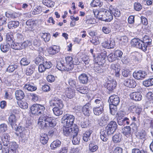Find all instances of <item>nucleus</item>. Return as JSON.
<instances>
[{
	"instance_id": "39",
	"label": "nucleus",
	"mask_w": 153,
	"mask_h": 153,
	"mask_svg": "<svg viewBox=\"0 0 153 153\" xmlns=\"http://www.w3.org/2000/svg\"><path fill=\"white\" fill-rule=\"evenodd\" d=\"M35 68L34 64L31 65L26 68V74L27 75H30L33 73Z\"/></svg>"
},
{
	"instance_id": "2",
	"label": "nucleus",
	"mask_w": 153,
	"mask_h": 153,
	"mask_svg": "<svg viewBox=\"0 0 153 153\" xmlns=\"http://www.w3.org/2000/svg\"><path fill=\"white\" fill-rule=\"evenodd\" d=\"M132 46L142 50L145 51H146V46L143 45L142 40L137 38H134L132 39L131 42Z\"/></svg>"
},
{
	"instance_id": "21",
	"label": "nucleus",
	"mask_w": 153,
	"mask_h": 153,
	"mask_svg": "<svg viewBox=\"0 0 153 153\" xmlns=\"http://www.w3.org/2000/svg\"><path fill=\"white\" fill-rule=\"evenodd\" d=\"M65 94L67 97L72 98L75 96V90L71 88H67L65 89Z\"/></svg>"
},
{
	"instance_id": "7",
	"label": "nucleus",
	"mask_w": 153,
	"mask_h": 153,
	"mask_svg": "<svg viewBox=\"0 0 153 153\" xmlns=\"http://www.w3.org/2000/svg\"><path fill=\"white\" fill-rule=\"evenodd\" d=\"M133 76L137 80H142L146 77L147 74L145 71L140 70L135 71L133 73Z\"/></svg>"
},
{
	"instance_id": "3",
	"label": "nucleus",
	"mask_w": 153,
	"mask_h": 153,
	"mask_svg": "<svg viewBox=\"0 0 153 153\" xmlns=\"http://www.w3.org/2000/svg\"><path fill=\"white\" fill-rule=\"evenodd\" d=\"M75 120L74 117L72 115L66 114L62 118V122L68 126L73 125Z\"/></svg>"
},
{
	"instance_id": "31",
	"label": "nucleus",
	"mask_w": 153,
	"mask_h": 153,
	"mask_svg": "<svg viewBox=\"0 0 153 153\" xmlns=\"http://www.w3.org/2000/svg\"><path fill=\"white\" fill-rule=\"evenodd\" d=\"M17 119L15 115L13 114L10 115L8 119V123L11 126H13V124H16L17 122Z\"/></svg>"
},
{
	"instance_id": "61",
	"label": "nucleus",
	"mask_w": 153,
	"mask_h": 153,
	"mask_svg": "<svg viewBox=\"0 0 153 153\" xmlns=\"http://www.w3.org/2000/svg\"><path fill=\"white\" fill-rule=\"evenodd\" d=\"M122 75L124 77L128 76L130 74V71L129 69L124 68L122 70Z\"/></svg>"
},
{
	"instance_id": "50",
	"label": "nucleus",
	"mask_w": 153,
	"mask_h": 153,
	"mask_svg": "<svg viewBox=\"0 0 153 153\" xmlns=\"http://www.w3.org/2000/svg\"><path fill=\"white\" fill-rule=\"evenodd\" d=\"M10 45L9 43L6 44H1L0 48L1 51L3 52H6L8 51Z\"/></svg>"
},
{
	"instance_id": "30",
	"label": "nucleus",
	"mask_w": 153,
	"mask_h": 153,
	"mask_svg": "<svg viewBox=\"0 0 153 153\" xmlns=\"http://www.w3.org/2000/svg\"><path fill=\"white\" fill-rule=\"evenodd\" d=\"M48 140L49 138L47 134L44 133H42L40 134V141L43 145L46 144L48 143Z\"/></svg>"
},
{
	"instance_id": "22",
	"label": "nucleus",
	"mask_w": 153,
	"mask_h": 153,
	"mask_svg": "<svg viewBox=\"0 0 153 153\" xmlns=\"http://www.w3.org/2000/svg\"><path fill=\"white\" fill-rule=\"evenodd\" d=\"M116 86L117 82L115 81H110L107 83V88L109 91H112L115 89Z\"/></svg>"
},
{
	"instance_id": "53",
	"label": "nucleus",
	"mask_w": 153,
	"mask_h": 153,
	"mask_svg": "<svg viewBox=\"0 0 153 153\" xmlns=\"http://www.w3.org/2000/svg\"><path fill=\"white\" fill-rule=\"evenodd\" d=\"M108 60L109 62H111L115 61L117 58L114 53H111L107 56Z\"/></svg>"
},
{
	"instance_id": "51",
	"label": "nucleus",
	"mask_w": 153,
	"mask_h": 153,
	"mask_svg": "<svg viewBox=\"0 0 153 153\" xmlns=\"http://www.w3.org/2000/svg\"><path fill=\"white\" fill-rule=\"evenodd\" d=\"M43 4L48 7H52L54 6V3L50 0H43Z\"/></svg>"
},
{
	"instance_id": "48",
	"label": "nucleus",
	"mask_w": 153,
	"mask_h": 153,
	"mask_svg": "<svg viewBox=\"0 0 153 153\" xmlns=\"http://www.w3.org/2000/svg\"><path fill=\"white\" fill-rule=\"evenodd\" d=\"M30 61L26 57L22 58L20 61V64L22 66H26L29 65Z\"/></svg>"
},
{
	"instance_id": "29",
	"label": "nucleus",
	"mask_w": 153,
	"mask_h": 153,
	"mask_svg": "<svg viewBox=\"0 0 153 153\" xmlns=\"http://www.w3.org/2000/svg\"><path fill=\"white\" fill-rule=\"evenodd\" d=\"M16 99L18 100H21L23 99L25 96L24 92L21 90H17L15 92Z\"/></svg>"
},
{
	"instance_id": "32",
	"label": "nucleus",
	"mask_w": 153,
	"mask_h": 153,
	"mask_svg": "<svg viewBox=\"0 0 153 153\" xmlns=\"http://www.w3.org/2000/svg\"><path fill=\"white\" fill-rule=\"evenodd\" d=\"M94 107H104V104L102 99L100 97L94 98Z\"/></svg>"
},
{
	"instance_id": "9",
	"label": "nucleus",
	"mask_w": 153,
	"mask_h": 153,
	"mask_svg": "<svg viewBox=\"0 0 153 153\" xmlns=\"http://www.w3.org/2000/svg\"><path fill=\"white\" fill-rule=\"evenodd\" d=\"M109 101H110V105L117 106L120 102V100L118 96L114 95L111 96L109 97Z\"/></svg>"
},
{
	"instance_id": "44",
	"label": "nucleus",
	"mask_w": 153,
	"mask_h": 153,
	"mask_svg": "<svg viewBox=\"0 0 153 153\" xmlns=\"http://www.w3.org/2000/svg\"><path fill=\"white\" fill-rule=\"evenodd\" d=\"M71 136L73 137L77 136L79 129L77 126L75 125L73 127L71 128Z\"/></svg>"
},
{
	"instance_id": "4",
	"label": "nucleus",
	"mask_w": 153,
	"mask_h": 153,
	"mask_svg": "<svg viewBox=\"0 0 153 153\" xmlns=\"http://www.w3.org/2000/svg\"><path fill=\"white\" fill-rule=\"evenodd\" d=\"M106 56V51H102L101 53L98 54L96 58H94V62L97 64H104Z\"/></svg>"
},
{
	"instance_id": "18",
	"label": "nucleus",
	"mask_w": 153,
	"mask_h": 153,
	"mask_svg": "<svg viewBox=\"0 0 153 153\" xmlns=\"http://www.w3.org/2000/svg\"><path fill=\"white\" fill-rule=\"evenodd\" d=\"M9 144L10 153H16L17 150L18 148V145L14 142H11Z\"/></svg>"
},
{
	"instance_id": "13",
	"label": "nucleus",
	"mask_w": 153,
	"mask_h": 153,
	"mask_svg": "<svg viewBox=\"0 0 153 153\" xmlns=\"http://www.w3.org/2000/svg\"><path fill=\"white\" fill-rule=\"evenodd\" d=\"M131 99L136 101H140L142 98L141 94L139 92H134L130 94Z\"/></svg>"
},
{
	"instance_id": "25",
	"label": "nucleus",
	"mask_w": 153,
	"mask_h": 153,
	"mask_svg": "<svg viewBox=\"0 0 153 153\" xmlns=\"http://www.w3.org/2000/svg\"><path fill=\"white\" fill-rule=\"evenodd\" d=\"M94 113L97 116H99L104 112V107H94L93 108Z\"/></svg>"
},
{
	"instance_id": "35",
	"label": "nucleus",
	"mask_w": 153,
	"mask_h": 153,
	"mask_svg": "<svg viewBox=\"0 0 153 153\" xmlns=\"http://www.w3.org/2000/svg\"><path fill=\"white\" fill-rule=\"evenodd\" d=\"M63 108L59 107H54L52 110L54 114L56 116H59L63 114V111L61 110Z\"/></svg>"
},
{
	"instance_id": "47",
	"label": "nucleus",
	"mask_w": 153,
	"mask_h": 153,
	"mask_svg": "<svg viewBox=\"0 0 153 153\" xmlns=\"http://www.w3.org/2000/svg\"><path fill=\"white\" fill-rule=\"evenodd\" d=\"M105 22H109L113 19V16L111 12L105 10Z\"/></svg>"
},
{
	"instance_id": "49",
	"label": "nucleus",
	"mask_w": 153,
	"mask_h": 153,
	"mask_svg": "<svg viewBox=\"0 0 153 153\" xmlns=\"http://www.w3.org/2000/svg\"><path fill=\"white\" fill-rule=\"evenodd\" d=\"M20 135L19 137L20 141L22 143H25L27 140V138L25 133V131H23L22 132L20 131Z\"/></svg>"
},
{
	"instance_id": "24",
	"label": "nucleus",
	"mask_w": 153,
	"mask_h": 153,
	"mask_svg": "<svg viewBox=\"0 0 153 153\" xmlns=\"http://www.w3.org/2000/svg\"><path fill=\"white\" fill-rule=\"evenodd\" d=\"M78 79L80 83L85 84L88 82V77L85 74L83 73L80 74L79 76Z\"/></svg>"
},
{
	"instance_id": "27",
	"label": "nucleus",
	"mask_w": 153,
	"mask_h": 153,
	"mask_svg": "<svg viewBox=\"0 0 153 153\" xmlns=\"http://www.w3.org/2000/svg\"><path fill=\"white\" fill-rule=\"evenodd\" d=\"M109 9L111 14L113 15L115 17H119L120 16L121 13L118 9L114 8L113 6L111 5L110 6Z\"/></svg>"
},
{
	"instance_id": "5",
	"label": "nucleus",
	"mask_w": 153,
	"mask_h": 153,
	"mask_svg": "<svg viewBox=\"0 0 153 153\" xmlns=\"http://www.w3.org/2000/svg\"><path fill=\"white\" fill-rule=\"evenodd\" d=\"M49 104L50 106L59 107L60 108L63 107V102L61 99L57 97H54L49 102Z\"/></svg>"
},
{
	"instance_id": "14",
	"label": "nucleus",
	"mask_w": 153,
	"mask_h": 153,
	"mask_svg": "<svg viewBox=\"0 0 153 153\" xmlns=\"http://www.w3.org/2000/svg\"><path fill=\"white\" fill-rule=\"evenodd\" d=\"M115 44V42L113 40L105 41L102 43V46L108 49L114 48Z\"/></svg>"
},
{
	"instance_id": "8",
	"label": "nucleus",
	"mask_w": 153,
	"mask_h": 153,
	"mask_svg": "<svg viewBox=\"0 0 153 153\" xmlns=\"http://www.w3.org/2000/svg\"><path fill=\"white\" fill-rule=\"evenodd\" d=\"M67 70L71 71L74 68V64L73 63V58L71 56H67L65 58Z\"/></svg>"
},
{
	"instance_id": "45",
	"label": "nucleus",
	"mask_w": 153,
	"mask_h": 153,
	"mask_svg": "<svg viewBox=\"0 0 153 153\" xmlns=\"http://www.w3.org/2000/svg\"><path fill=\"white\" fill-rule=\"evenodd\" d=\"M31 112L32 114L39 115L37 107V104H34L30 107Z\"/></svg>"
},
{
	"instance_id": "17",
	"label": "nucleus",
	"mask_w": 153,
	"mask_h": 153,
	"mask_svg": "<svg viewBox=\"0 0 153 153\" xmlns=\"http://www.w3.org/2000/svg\"><path fill=\"white\" fill-rule=\"evenodd\" d=\"M109 120V117L107 115L103 114L99 120V124L101 126H104L107 124Z\"/></svg>"
},
{
	"instance_id": "10",
	"label": "nucleus",
	"mask_w": 153,
	"mask_h": 153,
	"mask_svg": "<svg viewBox=\"0 0 153 153\" xmlns=\"http://www.w3.org/2000/svg\"><path fill=\"white\" fill-rule=\"evenodd\" d=\"M91 107L90 102H89L84 105L82 108V111L85 115L89 116L91 113Z\"/></svg>"
},
{
	"instance_id": "37",
	"label": "nucleus",
	"mask_w": 153,
	"mask_h": 153,
	"mask_svg": "<svg viewBox=\"0 0 153 153\" xmlns=\"http://www.w3.org/2000/svg\"><path fill=\"white\" fill-rule=\"evenodd\" d=\"M59 47L56 46L54 45L50 47L48 50V52L51 54H54L59 51Z\"/></svg>"
},
{
	"instance_id": "12",
	"label": "nucleus",
	"mask_w": 153,
	"mask_h": 153,
	"mask_svg": "<svg viewBox=\"0 0 153 153\" xmlns=\"http://www.w3.org/2000/svg\"><path fill=\"white\" fill-rule=\"evenodd\" d=\"M1 140L4 146H7L9 143L10 136L7 133H5L1 136Z\"/></svg>"
},
{
	"instance_id": "64",
	"label": "nucleus",
	"mask_w": 153,
	"mask_h": 153,
	"mask_svg": "<svg viewBox=\"0 0 153 153\" xmlns=\"http://www.w3.org/2000/svg\"><path fill=\"white\" fill-rule=\"evenodd\" d=\"M42 12V8L40 6H37L33 9L32 13L34 15H36Z\"/></svg>"
},
{
	"instance_id": "55",
	"label": "nucleus",
	"mask_w": 153,
	"mask_h": 153,
	"mask_svg": "<svg viewBox=\"0 0 153 153\" xmlns=\"http://www.w3.org/2000/svg\"><path fill=\"white\" fill-rule=\"evenodd\" d=\"M98 148V146L93 142H91L89 144V149L92 152L96 151Z\"/></svg>"
},
{
	"instance_id": "1",
	"label": "nucleus",
	"mask_w": 153,
	"mask_h": 153,
	"mask_svg": "<svg viewBox=\"0 0 153 153\" xmlns=\"http://www.w3.org/2000/svg\"><path fill=\"white\" fill-rule=\"evenodd\" d=\"M38 124L42 127H54L56 125L55 121L54 119L49 117L46 115L44 114L41 115L38 119Z\"/></svg>"
},
{
	"instance_id": "43",
	"label": "nucleus",
	"mask_w": 153,
	"mask_h": 153,
	"mask_svg": "<svg viewBox=\"0 0 153 153\" xmlns=\"http://www.w3.org/2000/svg\"><path fill=\"white\" fill-rule=\"evenodd\" d=\"M61 141L59 140L54 141L51 144V147L52 149L54 150L56 148L60 146Z\"/></svg>"
},
{
	"instance_id": "26",
	"label": "nucleus",
	"mask_w": 153,
	"mask_h": 153,
	"mask_svg": "<svg viewBox=\"0 0 153 153\" xmlns=\"http://www.w3.org/2000/svg\"><path fill=\"white\" fill-rule=\"evenodd\" d=\"M152 41V39L150 37L148 36L145 35L143 38V40H142L143 43V45L144 46V45L146 46V49L148 46L151 45Z\"/></svg>"
},
{
	"instance_id": "16",
	"label": "nucleus",
	"mask_w": 153,
	"mask_h": 153,
	"mask_svg": "<svg viewBox=\"0 0 153 153\" xmlns=\"http://www.w3.org/2000/svg\"><path fill=\"white\" fill-rule=\"evenodd\" d=\"M103 65L97 63L95 64L94 68V71L98 73H102L104 72L105 71L106 68Z\"/></svg>"
},
{
	"instance_id": "6",
	"label": "nucleus",
	"mask_w": 153,
	"mask_h": 153,
	"mask_svg": "<svg viewBox=\"0 0 153 153\" xmlns=\"http://www.w3.org/2000/svg\"><path fill=\"white\" fill-rule=\"evenodd\" d=\"M117 127V125L116 122L115 121H111L106 126L105 129L108 131V133L111 134L116 131Z\"/></svg>"
},
{
	"instance_id": "52",
	"label": "nucleus",
	"mask_w": 153,
	"mask_h": 153,
	"mask_svg": "<svg viewBox=\"0 0 153 153\" xmlns=\"http://www.w3.org/2000/svg\"><path fill=\"white\" fill-rule=\"evenodd\" d=\"M91 4L93 7L99 6L100 7L102 6L103 3L100 0H93Z\"/></svg>"
},
{
	"instance_id": "20",
	"label": "nucleus",
	"mask_w": 153,
	"mask_h": 153,
	"mask_svg": "<svg viewBox=\"0 0 153 153\" xmlns=\"http://www.w3.org/2000/svg\"><path fill=\"white\" fill-rule=\"evenodd\" d=\"M26 24L25 30H31L35 25V21L32 19H29L27 21Z\"/></svg>"
},
{
	"instance_id": "23",
	"label": "nucleus",
	"mask_w": 153,
	"mask_h": 153,
	"mask_svg": "<svg viewBox=\"0 0 153 153\" xmlns=\"http://www.w3.org/2000/svg\"><path fill=\"white\" fill-rule=\"evenodd\" d=\"M117 123L120 126H124L125 125H129L130 123V121L127 117L119 118H117Z\"/></svg>"
},
{
	"instance_id": "28",
	"label": "nucleus",
	"mask_w": 153,
	"mask_h": 153,
	"mask_svg": "<svg viewBox=\"0 0 153 153\" xmlns=\"http://www.w3.org/2000/svg\"><path fill=\"white\" fill-rule=\"evenodd\" d=\"M137 137L140 139L145 140L147 137L146 131L143 129L140 130L137 134Z\"/></svg>"
},
{
	"instance_id": "40",
	"label": "nucleus",
	"mask_w": 153,
	"mask_h": 153,
	"mask_svg": "<svg viewBox=\"0 0 153 153\" xmlns=\"http://www.w3.org/2000/svg\"><path fill=\"white\" fill-rule=\"evenodd\" d=\"M65 125L63 127V134L65 136H68L71 135V127Z\"/></svg>"
},
{
	"instance_id": "63",
	"label": "nucleus",
	"mask_w": 153,
	"mask_h": 153,
	"mask_svg": "<svg viewBox=\"0 0 153 153\" xmlns=\"http://www.w3.org/2000/svg\"><path fill=\"white\" fill-rule=\"evenodd\" d=\"M17 68L18 66L17 65H10L8 66L7 70L9 72H12Z\"/></svg>"
},
{
	"instance_id": "46",
	"label": "nucleus",
	"mask_w": 153,
	"mask_h": 153,
	"mask_svg": "<svg viewBox=\"0 0 153 153\" xmlns=\"http://www.w3.org/2000/svg\"><path fill=\"white\" fill-rule=\"evenodd\" d=\"M56 67L57 68L61 71L65 70L68 71H69L67 70L66 68V65L61 62H58L56 65Z\"/></svg>"
},
{
	"instance_id": "11",
	"label": "nucleus",
	"mask_w": 153,
	"mask_h": 153,
	"mask_svg": "<svg viewBox=\"0 0 153 153\" xmlns=\"http://www.w3.org/2000/svg\"><path fill=\"white\" fill-rule=\"evenodd\" d=\"M100 138L103 141L106 142L108 139V135H111V134L108 133V131L104 129H101L100 132Z\"/></svg>"
},
{
	"instance_id": "33",
	"label": "nucleus",
	"mask_w": 153,
	"mask_h": 153,
	"mask_svg": "<svg viewBox=\"0 0 153 153\" xmlns=\"http://www.w3.org/2000/svg\"><path fill=\"white\" fill-rule=\"evenodd\" d=\"M19 23L18 21H11L8 23V26L10 29L15 28L19 26Z\"/></svg>"
},
{
	"instance_id": "15",
	"label": "nucleus",
	"mask_w": 153,
	"mask_h": 153,
	"mask_svg": "<svg viewBox=\"0 0 153 153\" xmlns=\"http://www.w3.org/2000/svg\"><path fill=\"white\" fill-rule=\"evenodd\" d=\"M124 84L125 86L130 88H134L136 85V82L132 79H126L124 81Z\"/></svg>"
},
{
	"instance_id": "42",
	"label": "nucleus",
	"mask_w": 153,
	"mask_h": 153,
	"mask_svg": "<svg viewBox=\"0 0 153 153\" xmlns=\"http://www.w3.org/2000/svg\"><path fill=\"white\" fill-rule=\"evenodd\" d=\"M6 16L8 18H14L18 17V14L13 11H9L5 13Z\"/></svg>"
},
{
	"instance_id": "41",
	"label": "nucleus",
	"mask_w": 153,
	"mask_h": 153,
	"mask_svg": "<svg viewBox=\"0 0 153 153\" xmlns=\"http://www.w3.org/2000/svg\"><path fill=\"white\" fill-rule=\"evenodd\" d=\"M122 139V135L119 133L115 134L112 137L113 140L115 143L120 142Z\"/></svg>"
},
{
	"instance_id": "60",
	"label": "nucleus",
	"mask_w": 153,
	"mask_h": 153,
	"mask_svg": "<svg viewBox=\"0 0 153 153\" xmlns=\"http://www.w3.org/2000/svg\"><path fill=\"white\" fill-rule=\"evenodd\" d=\"M134 9L136 11H139L142 9V6L138 2H135L134 4Z\"/></svg>"
},
{
	"instance_id": "62",
	"label": "nucleus",
	"mask_w": 153,
	"mask_h": 153,
	"mask_svg": "<svg viewBox=\"0 0 153 153\" xmlns=\"http://www.w3.org/2000/svg\"><path fill=\"white\" fill-rule=\"evenodd\" d=\"M44 60L43 58L41 56L39 55L36 58L35 63L37 65L40 63H43Z\"/></svg>"
},
{
	"instance_id": "57",
	"label": "nucleus",
	"mask_w": 153,
	"mask_h": 153,
	"mask_svg": "<svg viewBox=\"0 0 153 153\" xmlns=\"http://www.w3.org/2000/svg\"><path fill=\"white\" fill-rule=\"evenodd\" d=\"M78 125L82 128L87 127L89 125L88 121L87 120H84L83 121H79Z\"/></svg>"
},
{
	"instance_id": "56",
	"label": "nucleus",
	"mask_w": 153,
	"mask_h": 153,
	"mask_svg": "<svg viewBox=\"0 0 153 153\" xmlns=\"http://www.w3.org/2000/svg\"><path fill=\"white\" fill-rule=\"evenodd\" d=\"M21 43L13 42L10 45L11 47L15 50H21Z\"/></svg>"
},
{
	"instance_id": "59",
	"label": "nucleus",
	"mask_w": 153,
	"mask_h": 153,
	"mask_svg": "<svg viewBox=\"0 0 153 153\" xmlns=\"http://www.w3.org/2000/svg\"><path fill=\"white\" fill-rule=\"evenodd\" d=\"M37 107L39 115L42 114L45 110V108L43 105L37 104Z\"/></svg>"
},
{
	"instance_id": "19",
	"label": "nucleus",
	"mask_w": 153,
	"mask_h": 153,
	"mask_svg": "<svg viewBox=\"0 0 153 153\" xmlns=\"http://www.w3.org/2000/svg\"><path fill=\"white\" fill-rule=\"evenodd\" d=\"M24 87L25 89L30 91H34L37 89L36 86L33 83L30 82L26 83Z\"/></svg>"
},
{
	"instance_id": "54",
	"label": "nucleus",
	"mask_w": 153,
	"mask_h": 153,
	"mask_svg": "<svg viewBox=\"0 0 153 153\" xmlns=\"http://www.w3.org/2000/svg\"><path fill=\"white\" fill-rule=\"evenodd\" d=\"M109 108L111 114L113 115L115 114L117 115V106L110 105V104Z\"/></svg>"
},
{
	"instance_id": "58",
	"label": "nucleus",
	"mask_w": 153,
	"mask_h": 153,
	"mask_svg": "<svg viewBox=\"0 0 153 153\" xmlns=\"http://www.w3.org/2000/svg\"><path fill=\"white\" fill-rule=\"evenodd\" d=\"M105 9H103L102 11L100 13L99 16H97V19L102 21H105Z\"/></svg>"
},
{
	"instance_id": "36",
	"label": "nucleus",
	"mask_w": 153,
	"mask_h": 153,
	"mask_svg": "<svg viewBox=\"0 0 153 153\" xmlns=\"http://www.w3.org/2000/svg\"><path fill=\"white\" fill-rule=\"evenodd\" d=\"M92 132V131L91 129H89L84 134H83V140L85 142H87L88 141V140L90 139V136Z\"/></svg>"
},
{
	"instance_id": "34",
	"label": "nucleus",
	"mask_w": 153,
	"mask_h": 153,
	"mask_svg": "<svg viewBox=\"0 0 153 153\" xmlns=\"http://www.w3.org/2000/svg\"><path fill=\"white\" fill-rule=\"evenodd\" d=\"M110 68L111 69L113 70V71L115 74V75L116 77L119 76V72L120 69L118 68V66L114 64H112L110 66Z\"/></svg>"
},
{
	"instance_id": "38",
	"label": "nucleus",
	"mask_w": 153,
	"mask_h": 153,
	"mask_svg": "<svg viewBox=\"0 0 153 153\" xmlns=\"http://www.w3.org/2000/svg\"><path fill=\"white\" fill-rule=\"evenodd\" d=\"M122 133L126 136H129L131 134V129L129 126H126L124 127L122 129Z\"/></svg>"
}]
</instances>
